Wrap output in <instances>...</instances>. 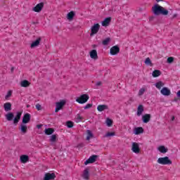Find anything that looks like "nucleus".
Here are the masks:
<instances>
[{"label": "nucleus", "instance_id": "f257e3e1", "mask_svg": "<svg viewBox=\"0 0 180 180\" xmlns=\"http://www.w3.org/2000/svg\"><path fill=\"white\" fill-rule=\"evenodd\" d=\"M152 12L155 16H160V15L167 16L168 15V10L158 4H155L152 7Z\"/></svg>", "mask_w": 180, "mask_h": 180}, {"label": "nucleus", "instance_id": "4468645a", "mask_svg": "<svg viewBox=\"0 0 180 180\" xmlns=\"http://www.w3.org/2000/svg\"><path fill=\"white\" fill-rule=\"evenodd\" d=\"M19 130H20L21 133H23V134H26V133H27V125L22 122L19 127Z\"/></svg>", "mask_w": 180, "mask_h": 180}, {"label": "nucleus", "instance_id": "7ed1b4c3", "mask_svg": "<svg viewBox=\"0 0 180 180\" xmlns=\"http://www.w3.org/2000/svg\"><path fill=\"white\" fill-rule=\"evenodd\" d=\"M89 99V96H88V94H83V95L80 96L79 98H77L76 99V102L82 105L84 103H86V102H88Z\"/></svg>", "mask_w": 180, "mask_h": 180}, {"label": "nucleus", "instance_id": "39448f33", "mask_svg": "<svg viewBox=\"0 0 180 180\" xmlns=\"http://www.w3.org/2000/svg\"><path fill=\"white\" fill-rule=\"evenodd\" d=\"M65 105V101H64V100H62L60 102H57L56 108L55 109L56 113H57V112H58V110H61V109H63V108H64Z\"/></svg>", "mask_w": 180, "mask_h": 180}, {"label": "nucleus", "instance_id": "393cba45", "mask_svg": "<svg viewBox=\"0 0 180 180\" xmlns=\"http://www.w3.org/2000/svg\"><path fill=\"white\" fill-rule=\"evenodd\" d=\"M44 133H45V134H46V136H51V134H53V133H54V129L46 128L44 130Z\"/></svg>", "mask_w": 180, "mask_h": 180}, {"label": "nucleus", "instance_id": "a18cd8bd", "mask_svg": "<svg viewBox=\"0 0 180 180\" xmlns=\"http://www.w3.org/2000/svg\"><path fill=\"white\" fill-rule=\"evenodd\" d=\"M96 85V86H101V85H102V82H97Z\"/></svg>", "mask_w": 180, "mask_h": 180}, {"label": "nucleus", "instance_id": "de8ad7c7", "mask_svg": "<svg viewBox=\"0 0 180 180\" xmlns=\"http://www.w3.org/2000/svg\"><path fill=\"white\" fill-rule=\"evenodd\" d=\"M176 16H178V14H174L172 17V19H175V18H176Z\"/></svg>", "mask_w": 180, "mask_h": 180}, {"label": "nucleus", "instance_id": "c756f323", "mask_svg": "<svg viewBox=\"0 0 180 180\" xmlns=\"http://www.w3.org/2000/svg\"><path fill=\"white\" fill-rule=\"evenodd\" d=\"M164 85H165V84H164V82H162L161 81L158 82L155 84V86H156V88H158V89H160L161 88H162V86H164Z\"/></svg>", "mask_w": 180, "mask_h": 180}, {"label": "nucleus", "instance_id": "603ef678", "mask_svg": "<svg viewBox=\"0 0 180 180\" xmlns=\"http://www.w3.org/2000/svg\"><path fill=\"white\" fill-rule=\"evenodd\" d=\"M162 0H156V2H161Z\"/></svg>", "mask_w": 180, "mask_h": 180}, {"label": "nucleus", "instance_id": "79ce46f5", "mask_svg": "<svg viewBox=\"0 0 180 180\" xmlns=\"http://www.w3.org/2000/svg\"><path fill=\"white\" fill-rule=\"evenodd\" d=\"M167 63L168 64H172L174 63V57H169L167 58Z\"/></svg>", "mask_w": 180, "mask_h": 180}, {"label": "nucleus", "instance_id": "4c0bfd02", "mask_svg": "<svg viewBox=\"0 0 180 180\" xmlns=\"http://www.w3.org/2000/svg\"><path fill=\"white\" fill-rule=\"evenodd\" d=\"M12 96V91L9 90L5 96V99L8 100Z\"/></svg>", "mask_w": 180, "mask_h": 180}, {"label": "nucleus", "instance_id": "ddd939ff", "mask_svg": "<svg viewBox=\"0 0 180 180\" xmlns=\"http://www.w3.org/2000/svg\"><path fill=\"white\" fill-rule=\"evenodd\" d=\"M40 41H41V38L39 37L35 41H32L30 45L31 49H34V47H37L40 46Z\"/></svg>", "mask_w": 180, "mask_h": 180}, {"label": "nucleus", "instance_id": "0eeeda50", "mask_svg": "<svg viewBox=\"0 0 180 180\" xmlns=\"http://www.w3.org/2000/svg\"><path fill=\"white\" fill-rule=\"evenodd\" d=\"M96 158H98V155H91L87 160L84 162V165H88V164H94V162L96 161Z\"/></svg>", "mask_w": 180, "mask_h": 180}, {"label": "nucleus", "instance_id": "9d476101", "mask_svg": "<svg viewBox=\"0 0 180 180\" xmlns=\"http://www.w3.org/2000/svg\"><path fill=\"white\" fill-rule=\"evenodd\" d=\"M160 94L164 96H169V95H171V90H169V89L167 87H163L160 90Z\"/></svg>", "mask_w": 180, "mask_h": 180}, {"label": "nucleus", "instance_id": "c9c22d12", "mask_svg": "<svg viewBox=\"0 0 180 180\" xmlns=\"http://www.w3.org/2000/svg\"><path fill=\"white\" fill-rule=\"evenodd\" d=\"M110 42V37L106 38L103 41V45L108 46V44H109Z\"/></svg>", "mask_w": 180, "mask_h": 180}, {"label": "nucleus", "instance_id": "473e14b6", "mask_svg": "<svg viewBox=\"0 0 180 180\" xmlns=\"http://www.w3.org/2000/svg\"><path fill=\"white\" fill-rule=\"evenodd\" d=\"M49 141H51V143H56L57 141V135L53 134L51 136Z\"/></svg>", "mask_w": 180, "mask_h": 180}, {"label": "nucleus", "instance_id": "f3484780", "mask_svg": "<svg viewBox=\"0 0 180 180\" xmlns=\"http://www.w3.org/2000/svg\"><path fill=\"white\" fill-rule=\"evenodd\" d=\"M4 108L5 112H11V110H12V103H5L4 104Z\"/></svg>", "mask_w": 180, "mask_h": 180}, {"label": "nucleus", "instance_id": "58836bf2", "mask_svg": "<svg viewBox=\"0 0 180 180\" xmlns=\"http://www.w3.org/2000/svg\"><path fill=\"white\" fill-rule=\"evenodd\" d=\"M115 135V132H108L104 137H113Z\"/></svg>", "mask_w": 180, "mask_h": 180}, {"label": "nucleus", "instance_id": "cd10ccee", "mask_svg": "<svg viewBox=\"0 0 180 180\" xmlns=\"http://www.w3.org/2000/svg\"><path fill=\"white\" fill-rule=\"evenodd\" d=\"M160 152L162 154H165V153H168V148H165L164 146H161L158 148Z\"/></svg>", "mask_w": 180, "mask_h": 180}, {"label": "nucleus", "instance_id": "3c124183", "mask_svg": "<svg viewBox=\"0 0 180 180\" xmlns=\"http://www.w3.org/2000/svg\"><path fill=\"white\" fill-rule=\"evenodd\" d=\"M13 70H15V68H11V72H13Z\"/></svg>", "mask_w": 180, "mask_h": 180}, {"label": "nucleus", "instance_id": "1a4fd4ad", "mask_svg": "<svg viewBox=\"0 0 180 180\" xmlns=\"http://www.w3.org/2000/svg\"><path fill=\"white\" fill-rule=\"evenodd\" d=\"M56 179V173H46L43 180H53Z\"/></svg>", "mask_w": 180, "mask_h": 180}, {"label": "nucleus", "instance_id": "9b49d317", "mask_svg": "<svg viewBox=\"0 0 180 180\" xmlns=\"http://www.w3.org/2000/svg\"><path fill=\"white\" fill-rule=\"evenodd\" d=\"M131 150L135 154H139V153H140V146H139V143L136 142L132 143Z\"/></svg>", "mask_w": 180, "mask_h": 180}, {"label": "nucleus", "instance_id": "e433bc0d", "mask_svg": "<svg viewBox=\"0 0 180 180\" xmlns=\"http://www.w3.org/2000/svg\"><path fill=\"white\" fill-rule=\"evenodd\" d=\"M66 126L69 128L71 129L72 127H74V122H71V121H68L66 122Z\"/></svg>", "mask_w": 180, "mask_h": 180}, {"label": "nucleus", "instance_id": "2eb2a0df", "mask_svg": "<svg viewBox=\"0 0 180 180\" xmlns=\"http://www.w3.org/2000/svg\"><path fill=\"white\" fill-rule=\"evenodd\" d=\"M30 122V114H29V113L25 114L22 117V123L27 124V123H29Z\"/></svg>", "mask_w": 180, "mask_h": 180}, {"label": "nucleus", "instance_id": "7c9ffc66", "mask_svg": "<svg viewBox=\"0 0 180 180\" xmlns=\"http://www.w3.org/2000/svg\"><path fill=\"white\" fill-rule=\"evenodd\" d=\"M74 16H75V13H74V11H70L68 14V20H72V19H74Z\"/></svg>", "mask_w": 180, "mask_h": 180}, {"label": "nucleus", "instance_id": "f8f14e48", "mask_svg": "<svg viewBox=\"0 0 180 180\" xmlns=\"http://www.w3.org/2000/svg\"><path fill=\"white\" fill-rule=\"evenodd\" d=\"M20 117H22V112H16V115L13 119V124H18V123H19V120H20Z\"/></svg>", "mask_w": 180, "mask_h": 180}, {"label": "nucleus", "instance_id": "c03bdc74", "mask_svg": "<svg viewBox=\"0 0 180 180\" xmlns=\"http://www.w3.org/2000/svg\"><path fill=\"white\" fill-rule=\"evenodd\" d=\"M35 108L37 110H41L42 108H41V105H40L39 103H37L36 105H35Z\"/></svg>", "mask_w": 180, "mask_h": 180}, {"label": "nucleus", "instance_id": "4be33fe9", "mask_svg": "<svg viewBox=\"0 0 180 180\" xmlns=\"http://www.w3.org/2000/svg\"><path fill=\"white\" fill-rule=\"evenodd\" d=\"M150 119H151V115L150 114H145L143 116H142V120L143 123H148Z\"/></svg>", "mask_w": 180, "mask_h": 180}, {"label": "nucleus", "instance_id": "8fccbe9b", "mask_svg": "<svg viewBox=\"0 0 180 180\" xmlns=\"http://www.w3.org/2000/svg\"><path fill=\"white\" fill-rule=\"evenodd\" d=\"M174 120H175V117H174V116H172V122H174Z\"/></svg>", "mask_w": 180, "mask_h": 180}, {"label": "nucleus", "instance_id": "b1692460", "mask_svg": "<svg viewBox=\"0 0 180 180\" xmlns=\"http://www.w3.org/2000/svg\"><path fill=\"white\" fill-rule=\"evenodd\" d=\"M20 86L22 88H27V86H30V83L27 80H22L20 82Z\"/></svg>", "mask_w": 180, "mask_h": 180}, {"label": "nucleus", "instance_id": "37998d69", "mask_svg": "<svg viewBox=\"0 0 180 180\" xmlns=\"http://www.w3.org/2000/svg\"><path fill=\"white\" fill-rule=\"evenodd\" d=\"M91 108H92V103H88L86 105V106H84V109H91Z\"/></svg>", "mask_w": 180, "mask_h": 180}, {"label": "nucleus", "instance_id": "864d4df0", "mask_svg": "<svg viewBox=\"0 0 180 180\" xmlns=\"http://www.w3.org/2000/svg\"><path fill=\"white\" fill-rule=\"evenodd\" d=\"M178 98H174V102H177Z\"/></svg>", "mask_w": 180, "mask_h": 180}, {"label": "nucleus", "instance_id": "20e7f679", "mask_svg": "<svg viewBox=\"0 0 180 180\" xmlns=\"http://www.w3.org/2000/svg\"><path fill=\"white\" fill-rule=\"evenodd\" d=\"M99 29H101V25L98 23L94 24L93 26H91V32L90 34L91 37H92L94 34H96V33L99 32Z\"/></svg>", "mask_w": 180, "mask_h": 180}, {"label": "nucleus", "instance_id": "49530a36", "mask_svg": "<svg viewBox=\"0 0 180 180\" xmlns=\"http://www.w3.org/2000/svg\"><path fill=\"white\" fill-rule=\"evenodd\" d=\"M42 127H43V124L37 125V129H41Z\"/></svg>", "mask_w": 180, "mask_h": 180}, {"label": "nucleus", "instance_id": "a878e982", "mask_svg": "<svg viewBox=\"0 0 180 180\" xmlns=\"http://www.w3.org/2000/svg\"><path fill=\"white\" fill-rule=\"evenodd\" d=\"M110 20H112V18L110 17L105 18L102 22V26H109V23H110Z\"/></svg>", "mask_w": 180, "mask_h": 180}, {"label": "nucleus", "instance_id": "412c9836", "mask_svg": "<svg viewBox=\"0 0 180 180\" xmlns=\"http://www.w3.org/2000/svg\"><path fill=\"white\" fill-rule=\"evenodd\" d=\"M82 177L84 178V179H89V168H86L84 170Z\"/></svg>", "mask_w": 180, "mask_h": 180}, {"label": "nucleus", "instance_id": "c85d7f7f", "mask_svg": "<svg viewBox=\"0 0 180 180\" xmlns=\"http://www.w3.org/2000/svg\"><path fill=\"white\" fill-rule=\"evenodd\" d=\"M141 133H144L143 127L135 128V134H141Z\"/></svg>", "mask_w": 180, "mask_h": 180}, {"label": "nucleus", "instance_id": "5701e85b", "mask_svg": "<svg viewBox=\"0 0 180 180\" xmlns=\"http://www.w3.org/2000/svg\"><path fill=\"white\" fill-rule=\"evenodd\" d=\"M90 57H91V58H93L94 60H98V52L96 51V50L93 49L90 52Z\"/></svg>", "mask_w": 180, "mask_h": 180}, {"label": "nucleus", "instance_id": "72a5a7b5", "mask_svg": "<svg viewBox=\"0 0 180 180\" xmlns=\"http://www.w3.org/2000/svg\"><path fill=\"white\" fill-rule=\"evenodd\" d=\"M145 64L146 65H150V67H153V63L151 62V59L150 58H146L145 60Z\"/></svg>", "mask_w": 180, "mask_h": 180}, {"label": "nucleus", "instance_id": "a211bd4d", "mask_svg": "<svg viewBox=\"0 0 180 180\" xmlns=\"http://www.w3.org/2000/svg\"><path fill=\"white\" fill-rule=\"evenodd\" d=\"M5 117L8 122H12L13 120V117H15V115H13V112H8L6 114Z\"/></svg>", "mask_w": 180, "mask_h": 180}, {"label": "nucleus", "instance_id": "6e6552de", "mask_svg": "<svg viewBox=\"0 0 180 180\" xmlns=\"http://www.w3.org/2000/svg\"><path fill=\"white\" fill-rule=\"evenodd\" d=\"M120 51V48L117 46H114L110 49V53L111 56H116V54H119Z\"/></svg>", "mask_w": 180, "mask_h": 180}, {"label": "nucleus", "instance_id": "a19ab883", "mask_svg": "<svg viewBox=\"0 0 180 180\" xmlns=\"http://www.w3.org/2000/svg\"><path fill=\"white\" fill-rule=\"evenodd\" d=\"M144 92H146V89L144 88L141 89L139 91V96H141V95H143Z\"/></svg>", "mask_w": 180, "mask_h": 180}, {"label": "nucleus", "instance_id": "5fc2aeb1", "mask_svg": "<svg viewBox=\"0 0 180 180\" xmlns=\"http://www.w3.org/2000/svg\"><path fill=\"white\" fill-rule=\"evenodd\" d=\"M95 47H96V45H93V48L95 49Z\"/></svg>", "mask_w": 180, "mask_h": 180}, {"label": "nucleus", "instance_id": "f03ea898", "mask_svg": "<svg viewBox=\"0 0 180 180\" xmlns=\"http://www.w3.org/2000/svg\"><path fill=\"white\" fill-rule=\"evenodd\" d=\"M158 164H162V165H171V164H172V161H171L167 156L165 158H159L158 159Z\"/></svg>", "mask_w": 180, "mask_h": 180}, {"label": "nucleus", "instance_id": "6ab92c4d", "mask_svg": "<svg viewBox=\"0 0 180 180\" xmlns=\"http://www.w3.org/2000/svg\"><path fill=\"white\" fill-rule=\"evenodd\" d=\"M20 160L21 161L22 164H26L29 161V156L27 155H22L20 157Z\"/></svg>", "mask_w": 180, "mask_h": 180}, {"label": "nucleus", "instance_id": "f704fd0d", "mask_svg": "<svg viewBox=\"0 0 180 180\" xmlns=\"http://www.w3.org/2000/svg\"><path fill=\"white\" fill-rule=\"evenodd\" d=\"M105 123L108 127H110V126L113 124V121H112V120H110V118H107Z\"/></svg>", "mask_w": 180, "mask_h": 180}, {"label": "nucleus", "instance_id": "dca6fc26", "mask_svg": "<svg viewBox=\"0 0 180 180\" xmlns=\"http://www.w3.org/2000/svg\"><path fill=\"white\" fill-rule=\"evenodd\" d=\"M109 110V106H108V105H99L97 107V110L98 112H103V110Z\"/></svg>", "mask_w": 180, "mask_h": 180}, {"label": "nucleus", "instance_id": "09e8293b", "mask_svg": "<svg viewBox=\"0 0 180 180\" xmlns=\"http://www.w3.org/2000/svg\"><path fill=\"white\" fill-rule=\"evenodd\" d=\"M84 146V143H80L77 146V147H83Z\"/></svg>", "mask_w": 180, "mask_h": 180}, {"label": "nucleus", "instance_id": "423d86ee", "mask_svg": "<svg viewBox=\"0 0 180 180\" xmlns=\"http://www.w3.org/2000/svg\"><path fill=\"white\" fill-rule=\"evenodd\" d=\"M43 8H44V3L41 2L37 4L36 6L32 8V11L34 12L39 13V12H41V11L43 10Z\"/></svg>", "mask_w": 180, "mask_h": 180}, {"label": "nucleus", "instance_id": "ea45409f", "mask_svg": "<svg viewBox=\"0 0 180 180\" xmlns=\"http://www.w3.org/2000/svg\"><path fill=\"white\" fill-rule=\"evenodd\" d=\"M76 119H77V122H81L82 120H84V117H82L81 116V115L77 114V117H76Z\"/></svg>", "mask_w": 180, "mask_h": 180}, {"label": "nucleus", "instance_id": "bb28decb", "mask_svg": "<svg viewBox=\"0 0 180 180\" xmlns=\"http://www.w3.org/2000/svg\"><path fill=\"white\" fill-rule=\"evenodd\" d=\"M152 75L154 78H157V77H160V75H161V71L155 70L152 72Z\"/></svg>", "mask_w": 180, "mask_h": 180}, {"label": "nucleus", "instance_id": "aec40b11", "mask_svg": "<svg viewBox=\"0 0 180 180\" xmlns=\"http://www.w3.org/2000/svg\"><path fill=\"white\" fill-rule=\"evenodd\" d=\"M144 112V106L143 105H139L137 108V116H141Z\"/></svg>", "mask_w": 180, "mask_h": 180}, {"label": "nucleus", "instance_id": "2f4dec72", "mask_svg": "<svg viewBox=\"0 0 180 180\" xmlns=\"http://www.w3.org/2000/svg\"><path fill=\"white\" fill-rule=\"evenodd\" d=\"M86 133H87L86 140L89 141L91 140V139H92V137H94V134H92V131H91V130H87Z\"/></svg>", "mask_w": 180, "mask_h": 180}]
</instances>
